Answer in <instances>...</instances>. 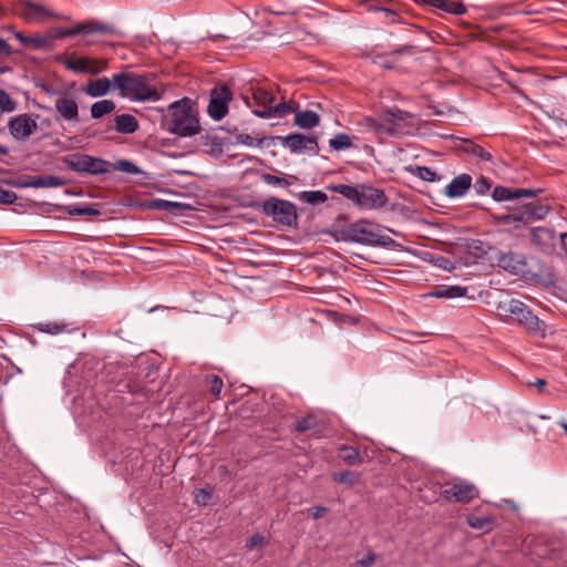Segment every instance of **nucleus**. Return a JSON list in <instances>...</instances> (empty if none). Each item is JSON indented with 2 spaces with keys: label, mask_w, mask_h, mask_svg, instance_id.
<instances>
[{
  "label": "nucleus",
  "mask_w": 567,
  "mask_h": 567,
  "mask_svg": "<svg viewBox=\"0 0 567 567\" xmlns=\"http://www.w3.org/2000/svg\"><path fill=\"white\" fill-rule=\"evenodd\" d=\"M196 103L189 97L173 102L161 116V128L181 137L200 133Z\"/></svg>",
  "instance_id": "1"
},
{
  "label": "nucleus",
  "mask_w": 567,
  "mask_h": 567,
  "mask_svg": "<svg viewBox=\"0 0 567 567\" xmlns=\"http://www.w3.org/2000/svg\"><path fill=\"white\" fill-rule=\"evenodd\" d=\"M131 68L132 65H125L123 72L112 76L113 89L120 90L122 96H128L134 101H158L162 94L153 84L156 74L127 72Z\"/></svg>",
  "instance_id": "2"
},
{
  "label": "nucleus",
  "mask_w": 567,
  "mask_h": 567,
  "mask_svg": "<svg viewBox=\"0 0 567 567\" xmlns=\"http://www.w3.org/2000/svg\"><path fill=\"white\" fill-rule=\"evenodd\" d=\"M327 189L342 195L354 206L364 210L380 209L388 204L384 190L370 184H330Z\"/></svg>",
  "instance_id": "3"
},
{
  "label": "nucleus",
  "mask_w": 567,
  "mask_h": 567,
  "mask_svg": "<svg viewBox=\"0 0 567 567\" xmlns=\"http://www.w3.org/2000/svg\"><path fill=\"white\" fill-rule=\"evenodd\" d=\"M532 199V202L517 199L518 202H516L514 205L507 206V214L495 216L496 224L501 226H507L513 223H517L514 228L519 229V224L526 226L536 220L544 219L549 213L550 207L546 204H543L538 199Z\"/></svg>",
  "instance_id": "4"
},
{
  "label": "nucleus",
  "mask_w": 567,
  "mask_h": 567,
  "mask_svg": "<svg viewBox=\"0 0 567 567\" xmlns=\"http://www.w3.org/2000/svg\"><path fill=\"white\" fill-rule=\"evenodd\" d=\"M92 33L111 34L123 37L124 33L115 28L113 24L100 20L91 19L76 23L73 28L54 27L49 29L44 34L45 48L52 50L54 41L74 35H86Z\"/></svg>",
  "instance_id": "5"
},
{
  "label": "nucleus",
  "mask_w": 567,
  "mask_h": 567,
  "mask_svg": "<svg viewBox=\"0 0 567 567\" xmlns=\"http://www.w3.org/2000/svg\"><path fill=\"white\" fill-rule=\"evenodd\" d=\"M497 310L501 316L509 317L533 337H546V323L540 320L523 301L512 299L507 303L499 302Z\"/></svg>",
  "instance_id": "6"
},
{
  "label": "nucleus",
  "mask_w": 567,
  "mask_h": 567,
  "mask_svg": "<svg viewBox=\"0 0 567 567\" xmlns=\"http://www.w3.org/2000/svg\"><path fill=\"white\" fill-rule=\"evenodd\" d=\"M245 206L252 209H260L266 216L271 217L275 223L282 226L292 228H297L298 226L297 207L289 200L270 197L265 202H249Z\"/></svg>",
  "instance_id": "7"
},
{
  "label": "nucleus",
  "mask_w": 567,
  "mask_h": 567,
  "mask_svg": "<svg viewBox=\"0 0 567 567\" xmlns=\"http://www.w3.org/2000/svg\"><path fill=\"white\" fill-rule=\"evenodd\" d=\"M371 224L368 219H360L355 223L350 224L346 228H340L338 225L331 226L324 234L331 235L336 240L352 241L361 245L373 246L375 235L371 229H368L365 225Z\"/></svg>",
  "instance_id": "8"
},
{
  "label": "nucleus",
  "mask_w": 567,
  "mask_h": 567,
  "mask_svg": "<svg viewBox=\"0 0 567 567\" xmlns=\"http://www.w3.org/2000/svg\"><path fill=\"white\" fill-rule=\"evenodd\" d=\"M231 100L233 92L228 84L215 85L209 94L208 115L215 121H220L228 113V105Z\"/></svg>",
  "instance_id": "9"
},
{
  "label": "nucleus",
  "mask_w": 567,
  "mask_h": 567,
  "mask_svg": "<svg viewBox=\"0 0 567 567\" xmlns=\"http://www.w3.org/2000/svg\"><path fill=\"white\" fill-rule=\"evenodd\" d=\"M524 278L546 287L556 282L554 267L535 256L528 257Z\"/></svg>",
  "instance_id": "10"
},
{
  "label": "nucleus",
  "mask_w": 567,
  "mask_h": 567,
  "mask_svg": "<svg viewBox=\"0 0 567 567\" xmlns=\"http://www.w3.org/2000/svg\"><path fill=\"white\" fill-rule=\"evenodd\" d=\"M275 137L285 147H288L291 153H307L311 156H316L319 153L318 136L315 134L307 136L302 133H291L287 136Z\"/></svg>",
  "instance_id": "11"
},
{
  "label": "nucleus",
  "mask_w": 567,
  "mask_h": 567,
  "mask_svg": "<svg viewBox=\"0 0 567 567\" xmlns=\"http://www.w3.org/2000/svg\"><path fill=\"white\" fill-rule=\"evenodd\" d=\"M112 171H121L132 175L144 174L136 164L128 159H118L115 163H111L101 157L91 156L89 175H102Z\"/></svg>",
  "instance_id": "12"
},
{
  "label": "nucleus",
  "mask_w": 567,
  "mask_h": 567,
  "mask_svg": "<svg viewBox=\"0 0 567 567\" xmlns=\"http://www.w3.org/2000/svg\"><path fill=\"white\" fill-rule=\"evenodd\" d=\"M441 495L447 502L468 504L478 497L480 492L474 484L466 481H458L452 484L446 483Z\"/></svg>",
  "instance_id": "13"
},
{
  "label": "nucleus",
  "mask_w": 567,
  "mask_h": 567,
  "mask_svg": "<svg viewBox=\"0 0 567 567\" xmlns=\"http://www.w3.org/2000/svg\"><path fill=\"white\" fill-rule=\"evenodd\" d=\"M532 244L543 254L553 256L559 255L556 251L557 234L555 229L539 226L530 229Z\"/></svg>",
  "instance_id": "14"
},
{
  "label": "nucleus",
  "mask_w": 567,
  "mask_h": 567,
  "mask_svg": "<svg viewBox=\"0 0 567 567\" xmlns=\"http://www.w3.org/2000/svg\"><path fill=\"white\" fill-rule=\"evenodd\" d=\"M8 128L13 138L24 141L37 131L38 124L31 114L23 113L11 117Z\"/></svg>",
  "instance_id": "15"
},
{
  "label": "nucleus",
  "mask_w": 567,
  "mask_h": 567,
  "mask_svg": "<svg viewBox=\"0 0 567 567\" xmlns=\"http://www.w3.org/2000/svg\"><path fill=\"white\" fill-rule=\"evenodd\" d=\"M55 61L63 64L68 70L76 73L99 74V70H93V66L97 63V59L76 56L75 53H72L69 56L63 54L56 55Z\"/></svg>",
  "instance_id": "16"
},
{
  "label": "nucleus",
  "mask_w": 567,
  "mask_h": 567,
  "mask_svg": "<svg viewBox=\"0 0 567 567\" xmlns=\"http://www.w3.org/2000/svg\"><path fill=\"white\" fill-rule=\"evenodd\" d=\"M527 259L523 254L519 252H499L496 260L497 266L503 270L514 276H522L524 278L525 269L527 267Z\"/></svg>",
  "instance_id": "17"
},
{
  "label": "nucleus",
  "mask_w": 567,
  "mask_h": 567,
  "mask_svg": "<svg viewBox=\"0 0 567 567\" xmlns=\"http://www.w3.org/2000/svg\"><path fill=\"white\" fill-rule=\"evenodd\" d=\"M543 193L542 188L529 189V188H512L497 185L492 192V198L495 202L522 199V198H536Z\"/></svg>",
  "instance_id": "18"
},
{
  "label": "nucleus",
  "mask_w": 567,
  "mask_h": 567,
  "mask_svg": "<svg viewBox=\"0 0 567 567\" xmlns=\"http://www.w3.org/2000/svg\"><path fill=\"white\" fill-rule=\"evenodd\" d=\"M56 121L79 122V105L73 97L61 96L55 101Z\"/></svg>",
  "instance_id": "19"
},
{
  "label": "nucleus",
  "mask_w": 567,
  "mask_h": 567,
  "mask_svg": "<svg viewBox=\"0 0 567 567\" xmlns=\"http://www.w3.org/2000/svg\"><path fill=\"white\" fill-rule=\"evenodd\" d=\"M24 4L25 9L22 12L11 11L14 14H19L21 18H23L25 21H34L38 19V14H43L50 18H56V19H69L68 17L59 16L58 13L51 11L50 9L38 4L35 2H32L30 0H25L22 2Z\"/></svg>",
  "instance_id": "20"
},
{
  "label": "nucleus",
  "mask_w": 567,
  "mask_h": 567,
  "mask_svg": "<svg viewBox=\"0 0 567 567\" xmlns=\"http://www.w3.org/2000/svg\"><path fill=\"white\" fill-rule=\"evenodd\" d=\"M472 176L463 173L452 179L445 186L444 195L449 198H456L464 196L472 187Z\"/></svg>",
  "instance_id": "21"
},
{
  "label": "nucleus",
  "mask_w": 567,
  "mask_h": 567,
  "mask_svg": "<svg viewBox=\"0 0 567 567\" xmlns=\"http://www.w3.org/2000/svg\"><path fill=\"white\" fill-rule=\"evenodd\" d=\"M384 115H386V121L391 123L394 128L399 130L398 136L406 132L404 128L410 125L409 121L415 117L413 113L398 107L385 109Z\"/></svg>",
  "instance_id": "22"
},
{
  "label": "nucleus",
  "mask_w": 567,
  "mask_h": 567,
  "mask_svg": "<svg viewBox=\"0 0 567 567\" xmlns=\"http://www.w3.org/2000/svg\"><path fill=\"white\" fill-rule=\"evenodd\" d=\"M90 159L91 155L83 153H73L61 158L69 169L87 175L90 171Z\"/></svg>",
  "instance_id": "23"
},
{
  "label": "nucleus",
  "mask_w": 567,
  "mask_h": 567,
  "mask_svg": "<svg viewBox=\"0 0 567 567\" xmlns=\"http://www.w3.org/2000/svg\"><path fill=\"white\" fill-rule=\"evenodd\" d=\"M90 159L91 155L83 153H73L61 158L69 169L87 175L90 171Z\"/></svg>",
  "instance_id": "24"
},
{
  "label": "nucleus",
  "mask_w": 567,
  "mask_h": 567,
  "mask_svg": "<svg viewBox=\"0 0 567 567\" xmlns=\"http://www.w3.org/2000/svg\"><path fill=\"white\" fill-rule=\"evenodd\" d=\"M468 289L466 287L462 286H445L440 285L433 287V289L423 295L424 298H446V299H453V298H460L465 297L467 295Z\"/></svg>",
  "instance_id": "25"
},
{
  "label": "nucleus",
  "mask_w": 567,
  "mask_h": 567,
  "mask_svg": "<svg viewBox=\"0 0 567 567\" xmlns=\"http://www.w3.org/2000/svg\"><path fill=\"white\" fill-rule=\"evenodd\" d=\"M195 150L203 148L209 155H220L223 153L224 142L217 135L204 134L195 140Z\"/></svg>",
  "instance_id": "26"
},
{
  "label": "nucleus",
  "mask_w": 567,
  "mask_h": 567,
  "mask_svg": "<svg viewBox=\"0 0 567 567\" xmlns=\"http://www.w3.org/2000/svg\"><path fill=\"white\" fill-rule=\"evenodd\" d=\"M417 51L419 50H417V48L415 45H413V44H404V45L395 48L394 50H392L389 53L377 54L374 56L373 62L374 63H380V65L383 66L384 69L391 70V69L394 68V65H393L392 61L385 60L386 56L395 58L396 55H402V54L412 55V54L416 53Z\"/></svg>",
  "instance_id": "27"
},
{
  "label": "nucleus",
  "mask_w": 567,
  "mask_h": 567,
  "mask_svg": "<svg viewBox=\"0 0 567 567\" xmlns=\"http://www.w3.org/2000/svg\"><path fill=\"white\" fill-rule=\"evenodd\" d=\"M112 128L122 134H133L138 130V122L131 114H120L114 117V126L109 125L106 131Z\"/></svg>",
  "instance_id": "28"
},
{
  "label": "nucleus",
  "mask_w": 567,
  "mask_h": 567,
  "mask_svg": "<svg viewBox=\"0 0 567 567\" xmlns=\"http://www.w3.org/2000/svg\"><path fill=\"white\" fill-rule=\"evenodd\" d=\"M365 125L369 130L373 131L378 136H398V128H394L391 123L386 121V115L383 114L382 120L373 117L365 118Z\"/></svg>",
  "instance_id": "29"
},
{
  "label": "nucleus",
  "mask_w": 567,
  "mask_h": 567,
  "mask_svg": "<svg viewBox=\"0 0 567 567\" xmlns=\"http://www.w3.org/2000/svg\"><path fill=\"white\" fill-rule=\"evenodd\" d=\"M251 99L252 103H250L248 99H246V103L248 106L254 107L252 111L255 109L270 107L271 104L275 102V96L270 92L261 87L252 89Z\"/></svg>",
  "instance_id": "30"
},
{
  "label": "nucleus",
  "mask_w": 567,
  "mask_h": 567,
  "mask_svg": "<svg viewBox=\"0 0 567 567\" xmlns=\"http://www.w3.org/2000/svg\"><path fill=\"white\" fill-rule=\"evenodd\" d=\"M143 206L148 209L168 210V212H182V210L190 208V206L187 204L177 203V202H168V200L159 199V198L146 200L143 204Z\"/></svg>",
  "instance_id": "31"
},
{
  "label": "nucleus",
  "mask_w": 567,
  "mask_h": 567,
  "mask_svg": "<svg viewBox=\"0 0 567 567\" xmlns=\"http://www.w3.org/2000/svg\"><path fill=\"white\" fill-rule=\"evenodd\" d=\"M112 87V79L109 80L107 78H100L96 80H90L85 92L92 97H100L106 95Z\"/></svg>",
  "instance_id": "32"
},
{
  "label": "nucleus",
  "mask_w": 567,
  "mask_h": 567,
  "mask_svg": "<svg viewBox=\"0 0 567 567\" xmlns=\"http://www.w3.org/2000/svg\"><path fill=\"white\" fill-rule=\"evenodd\" d=\"M291 112H292V109L286 102H281L276 105H274V103H272L270 107L255 109L252 111V113L256 116L261 117V118L282 117Z\"/></svg>",
  "instance_id": "33"
},
{
  "label": "nucleus",
  "mask_w": 567,
  "mask_h": 567,
  "mask_svg": "<svg viewBox=\"0 0 567 567\" xmlns=\"http://www.w3.org/2000/svg\"><path fill=\"white\" fill-rule=\"evenodd\" d=\"M320 116L315 111H299L295 114L293 124L303 130H311L319 125Z\"/></svg>",
  "instance_id": "34"
},
{
  "label": "nucleus",
  "mask_w": 567,
  "mask_h": 567,
  "mask_svg": "<svg viewBox=\"0 0 567 567\" xmlns=\"http://www.w3.org/2000/svg\"><path fill=\"white\" fill-rule=\"evenodd\" d=\"M14 38L27 49L41 50L45 48V38L43 34L35 33L33 35H25L22 32H14Z\"/></svg>",
  "instance_id": "35"
},
{
  "label": "nucleus",
  "mask_w": 567,
  "mask_h": 567,
  "mask_svg": "<svg viewBox=\"0 0 567 567\" xmlns=\"http://www.w3.org/2000/svg\"><path fill=\"white\" fill-rule=\"evenodd\" d=\"M464 246L466 254L476 259L484 258L492 249L488 243H485L480 239L467 240Z\"/></svg>",
  "instance_id": "36"
},
{
  "label": "nucleus",
  "mask_w": 567,
  "mask_h": 567,
  "mask_svg": "<svg viewBox=\"0 0 567 567\" xmlns=\"http://www.w3.org/2000/svg\"><path fill=\"white\" fill-rule=\"evenodd\" d=\"M338 457H340L346 464L350 466L361 464L363 462L359 449L352 445H341L338 449Z\"/></svg>",
  "instance_id": "37"
},
{
  "label": "nucleus",
  "mask_w": 567,
  "mask_h": 567,
  "mask_svg": "<svg viewBox=\"0 0 567 567\" xmlns=\"http://www.w3.org/2000/svg\"><path fill=\"white\" fill-rule=\"evenodd\" d=\"M66 181L52 175H32V187L45 188V187H60L64 186Z\"/></svg>",
  "instance_id": "38"
},
{
  "label": "nucleus",
  "mask_w": 567,
  "mask_h": 567,
  "mask_svg": "<svg viewBox=\"0 0 567 567\" xmlns=\"http://www.w3.org/2000/svg\"><path fill=\"white\" fill-rule=\"evenodd\" d=\"M331 478L334 483H340L351 488L360 483L361 475L360 473L347 470L342 472H333L331 474Z\"/></svg>",
  "instance_id": "39"
},
{
  "label": "nucleus",
  "mask_w": 567,
  "mask_h": 567,
  "mask_svg": "<svg viewBox=\"0 0 567 567\" xmlns=\"http://www.w3.org/2000/svg\"><path fill=\"white\" fill-rule=\"evenodd\" d=\"M354 140H358V137L346 133H338L329 140V146L336 152L349 150L354 146Z\"/></svg>",
  "instance_id": "40"
},
{
  "label": "nucleus",
  "mask_w": 567,
  "mask_h": 567,
  "mask_svg": "<svg viewBox=\"0 0 567 567\" xmlns=\"http://www.w3.org/2000/svg\"><path fill=\"white\" fill-rule=\"evenodd\" d=\"M405 171L425 182H437L441 181L442 178L441 175H439L436 172L432 171L427 166L409 165L405 167Z\"/></svg>",
  "instance_id": "41"
},
{
  "label": "nucleus",
  "mask_w": 567,
  "mask_h": 567,
  "mask_svg": "<svg viewBox=\"0 0 567 567\" xmlns=\"http://www.w3.org/2000/svg\"><path fill=\"white\" fill-rule=\"evenodd\" d=\"M460 150L464 153L472 154L482 161L492 162L493 158L489 152L470 140H463V145Z\"/></svg>",
  "instance_id": "42"
},
{
  "label": "nucleus",
  "mask_w": 567,
  "mask_h": 567,
  "mask_svg": "<svg viewBox=\"0 0 567 567\" xmlns=\"http://www.w3.org/2000/svg\"><path fill=\"white\" fill-rule=\"evenodd\" d=\"M115 103L112 100H101L91 105L92 118H101L115 110Z\"/></svg>",
  "instance_id": "43"
},
{
  "label": "nucleus",
  "mask_w": 567,
  "mask_h": 567,
  "mask_svg": "<svg viewBox=\"0 0 567 567\" xmlns=\"http://www.w3.org/2000/svg\"><path fill=\"white\" fill-rule=\"evenodd\" d=\"M360 6H367L368 11H380L383 12L390 23H404L399 13L390 8L379 7L375 4H369L368 0H358Z\"/></svg>",
  "instance_id": "44"
},
{
  "label": "nucleus",
  "mask_w": 567,
  "mask_h": 567,
  "mask_svg": "<svg viewBox=\"0 0 567 567\" xmlns=\"http://www.w3.org/2000/svg\"><path fill=\"white\" fill-rule=\"evenodd\" d=\"M275 140H276L275 136L252 137L251 135L246 134V133H239L236 135V142L238 144H244L247 146H251L254 144H256L258 146H262L266 142H267V146H269L270 142H274Z\"/></svg>",
  "instance_id": "45"
},
{
  "label": "nucleus",
  "mask_w": 567,
  "mask_h": 567,
  "mask_svg": "<svg viewBox=\"0 0 567 567\" xmlns=\"http://www.w3.org/2000/svg\"><path fill=\"white\" fill-rule=\"evenodd\" d=\"M299 199L309 205H318L328 200V196L322 190H305L298 195Z\"/></svg>",
  "instance_id": "46"
},
{
  "label": "nucleus",
  "mask_w": 567,
  "mask_h": 567,
  "mask_svg": "<svg viewBox=\"0 0 567 567\" xmlns=\"http://www.w3.org/2000/svg\"><path fill=\"white\" fill-rule=\"evenodd\" d=\"M467 524L475 529L489 530L494 524V518L491 516L480 517L474 514L466 516Z\"/></svg>",
  "instance_id": "47"
},
{
  "label": "nucleus",
  "mask_w": 567,
  "mask_h": 567,
  "mask_svg": "<svg viewBox=\"0 0 567 567\" xmlns=\"http://www.w3.org/2000/svg\"><path fill=\"white\" fill-rule=\"evenodd\" d=\"M213 492H214V489L209 485H207L206 487H203V488H195V491L193 492L194 502L198 506H207L213 498Z\"/></svg>",
  "instance_id": "48"
},
{
  "label": "nucleus",
  "mask_w": 567,
  "mask_h": 567,
  "mask_svg": "<svg viewBox=\"0 0 567 567\" xmlns=\"http://www.w3.org/2000/svg\"><path fill=\"white\" fill-rule=\"evenodd\" d=\"M18 103L10 96V94L0 89V116L3 113H11L17 110Z\"/></svg>",
  "instance_id": "49"
},
{
  "label": "nucleus",
  "mask_w": 567,
  "mask_h": 567,
  "mask_svg": "<svg viewBox=\"0 0 567 567\" xmlns=\"http://www.w3.org/2000/svg\"><path fill=\"white\" fill-rule=\"evenodd\" d=\"M1 182L8 186L16 188L32 187V175H19L13 178L2 179Z\"/></svg>",
  "instance_id": "50"
},
{
  "label": "nucleus",
  "mask_w": 567,
  "mask_h": 567,
  "mask_svg": "<svg viewBox=\"0 0 567 567\" xmlns=\"http://www.w3.org/2000/svg\"><path fill=\"white\" fill-rule=\"evenodd\" d=\"M318 426L317 417L312 414H308L296 423V431L300 433H305L309 430H313Z\"/></svg>",
  "instance_id": "51"
},
{
  "label": "nucleus",
  "mask_w": 567,
  "mask_h": 567,
  "mask_svg": "<svg viewBox=\"0 0 567 567\" xmlns=\"http://www.w3.org/2000/svg\"><path fill=\"white\" fill-rule=\"evenodd\" d=\"M414 2L421 6L432 7L447 13H450L453 6L452 0H414Z\"/></svg>",
  "instance_id": "52"
},
{
  "label": "nucleus",
  "mask_w": 567,
  "mask_h": 567,
  "mask_svg": "<svg viewBox=\"0 0 567 567\" xmlns=\"http://www.w3.org/2000/svg\"><path fill=\"white\" fill-rule=\"evenodd\" d=\"M63 209L71 216H97L100 215V210L93 206H85V207H71L66 206L63 207Z\"/></svg>",
  "instance_id": "53"
},
{
  "label": "nucleus",
  "mask_w": 567,
  "mask_h": 567,
  "mask_svg": "<svg viewBox=\"0 0 567 567\" xmlns=\"http://www.w3.org/2000/svg\"><path fill=\"white\" fill-rule=\"evenodd\" d=\"M39 331L50 333V334H58L66 328L65 323H58V322H48V323H39L35 327Z\"/></svg>",
  "instance_id": "54"
},
{
  "label": "nucleus",
  "mask_w": 567,
  "mask_h": 567,
  "mask_svg": "<svg viewBox=\"0 0 567 567\" xmlns=\"http://www.w3.org/2000/svg\"><path fill=\"white\" fill-rule=\"evenodd\" d=\"M206 382L209 384V391L215 396L218 398L221 389H223V380L216 374H210L206 377Z\"/></svg>",
  "instance_id": "55"
},
{
  "label": "nucleus",
  "mask_w": 567,
  "mask_h": 567,
  "mask_svg": "<svg viewBox=\"0 0 567 567\" xmlns=\"http://www.w3.org/2000/svg\"><path fill=\"white\" fill-rule=\"evenodd\" d=\"M473 187L478 195H485L492 187V181L485 176H481Z\"/></svg>",
  "instance_id": "56"
},
{
  "label": "nucleus",
  "mask_w": 567,
  "mask_h": 567,
  "mask_svg": "<svg viewBox=\"0 0 567 567\" xmlns=\"http://www.w3.org/2000/svg\"><path fill=\"white\" fill-rule=\"evenodd\" d=\"M266 545V539L265 537L259 534V533H256L254 535H251L247 540H246V545L245 547L248 549V550H252L254 548H262L264 546Z\"/></svg>",
  "instance_id": "57"
},
{
  "label": "nucleus",
  "mask_w": 567,
  "mask_h": 567,
  "mask_svg": "<svg viewBox=\"0 0 567 567\" xmlns=\"http://www.w3.org/2000/svg\"><path fill=\"white\" fill-rule=\"evenodd\" d=\"M261 178H262L264 182H266L269 185H277V186H282V187H286V186L290 185V183L288 182L287 178L279 177V176H276V175H272V174H269V173H264L261 175Z\"/></svg>",
  "instance_id": "58"
},
{
  "label": "nucleus",
  "mask_w": 567,
  "mask_h": 567,
  "mask_svg": "<svg viewBox=\"0 0 567 567\" xmlns=\"http://www.w3.org/2000/svg\"><path fill=\"white\" fill-rule=\"evenodd\" d=\"M398 246H399V244L390 236L380 235V234L375 235L374 247L389 248V247H398Z\"/></svg>",
  "instance_id": "59"
},
{
  "label": "nucleus",
  "mask_w": 567,
  "mask_h": 567,
  "mask_svg": "<svg viewBox=\"0 0 567 567\" xmlns=\"http://www.w3.org/2000/svg\"><path fill=\"white\" fill-rule=\"evenodd\" d=\"M18 196L14 192L0 187V204L10 205L17 200Z\"/></svg>",
  "instance_id": "60"
},
{
  "label": "nucleus",
  "mask_w": 567,
  "mask_h": 567,
  "mask_svg": "<svg viewBox=\"0 0 567 567\" xmlns=\"http://www.w3.org/2000/svg\"><path fill=\"white\" fill-rule=\"evenodd\" d=\"M328 512H329V508L326 507V506H313V507L308 509V514L313 519L322 518Z\"/></svg>",
  "instance_id": "61"
},
{
  "label": "nucleus",
  "mask_w": 567,
  "mask_h": 567,
  "mask_svg": "<svg viewBox=\"0 0 567 567\" xmlns=\"http://www.w3.org/2000/svg\"><path fill=\"white\" fill-rule=\"evenodd\" d=\"M13 53H20V51L13 50L6 40L0 38V54L9 56Z\"/></svg>",
  "instance_id": "62"
},
{
  "label": "nucleus",
  "mask_w": 567,
  "mask_h": 567,
  "mask_svg": "<svg viewBox=\"0 0 567 567\" xmlns=\"http://www.w3.org/2000/svg\"><path fill=\"white\" fill-rule=\"evenodd\" d=\"M377 559V555L371 553L367 557L357 561L358 567H371Z\"/></svg>",
  "instance_id": "63"
},
{
  "label": "nucleus",
  "mask_w": 567,
  "mask_h": 567,
  "mask_svg": "<svg viewBox=\"0 0 567 567\" xmlns=\"http://www.w3.org/2000/svg\"><path fill=\"white\" fill-rule=\"evenodd\" d=\"M557 239H559V248L561 250V255L567 257V233H561ZM558 254V256H560V252Z\"/></svg>",
  "instance_id": "64"
}]
</instances>
